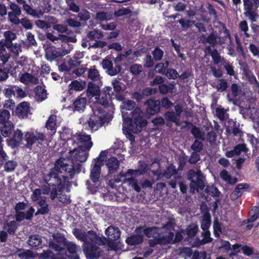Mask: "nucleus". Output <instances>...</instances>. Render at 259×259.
Segmentation results:
<instances>
[{
    "label": "nucleus",
    "instance_id": "f257e3e1",
    "mask_svg": "<svg viewBox=\"0 0 259 259\" xmlns=\"http://www.w3.org/2000/svg\"><path fill=\"white\" fill-rule=\"evenodd\" d=\"M72 233L78 240L83 242L82 247L87 258L97 259L102 256L103 251L99 246L104 245L107 242V238L100 236L92 230L85 232L75 228Z\"/></svg>",
    "mask_w": 259,
    "mask_h": 259
},
{
    "label": "nucleus",
    "instance_id": "f03ea898",
    "mask_svg": "<svg viewBox=\"0 0 259 259\" xmlns=\"http://www.w3.org/2000/svg\"><path fill=\"white\" fill-rule=\"evenodd\" d=\"M44 179L47 183V185L51 188H56L58 189L59 192H61L63 187L68 185V177L64 176L54 166L50 169L48 174L44 175Z\"/></svg>",
    "mask_w": 259,
    "mask_h": 259
},
{
    "label": "nucleus",
    "instance_id": "7ed1b4c3",
    "mask_svg": "<svg viewBox=\"0 0 259 259\" xmlns=\"http://www.w3.org/2000/svg\"><path fill=\"white\" fill-rule=\"evenodd\" d=\"M143 112L140 107H136L131 112V117H126L124 122L128 124V130L133 133H138L147 124V121L144 118Z\"/></svg>",
    "mask_w": 259,
    "mask_h": 259
},
{
    "label": "nucleus",
    "instance_id": "20e7f679",
    "mask_svg": "<svg viewBox=\"0 0 259 259\" xmlns=\"http://www.w3.org/2000/svg\"><path fill=\"white\" fill-rule=\"evenodd\" d=\"M55 166L61 174L63 171L68 174L70 179H72L75 174L79 173L82 168L81 164L75 163L70 158L58 159L55 162Z\"/></svg>",
    "mask_w": 259,
    "mask_h": 259
},
{
    "label": "nucleus",
    "instance_id": "39448f33",
    "mask_svg": "<svg viewBox=\"0 0 259 259\" xmlns=\"http://www.w3.org/2000/svg\"><path fill=\"white\" fill-rule=\"evenodd\" d=\"M187 179L190 182V190L192 193L199 192L205 187V177L200 169H190L187 174Z\"/></svg>",
    "mask_w": 259,
    "mask_h": 259
},
{
    "label": "nucleus",
    "instance_id": "423d86ee",
    "mask_svg": "<svg viewBox=\"0 0 259 259\" xmlns=\"http://www.w3.org/2000/svg\"><path fill=\"white\" fill-rule=\"evenodd\" d=\"M93 114L91 116L88 124L93 131H97L107 122V118L104 111L98 107L93 108Z\"/></svg>",
    "mask_w": 259,
    "mask_h": 259
},
{
    "label": "nucleus",
    "instance_id": "0eeeda50",
    "mask_svg": "<svg viewBox=\"0 0 259 259\" xmlns=\"http://www.w3.org/2000/svg\"><path fill=\"white\" fill-rule=\"evenodd\" d=\"M175 223L172 220H169L162 228L158 235L157 244H166L173 241L174 233L172 232L175 227Z\"/></svg>",
    "mask_w": 259,
    "mask_h": 259
},
{
    "label": "nucleus",
    "instance_id": "6e6552de",
    "mask_svg": "<svg viewBox=\"0 0 259 259\" xmlns=\"http://www.w3.org/2000/svg\"><path fill=\"white\" fill-rule=\"evenodd\" d=\"M50 193V198L52 200L55 199L57 197V191L56 188H51L48 186H44L41 189H36L33 192L31 195L32 201L37 202L46 200V196L41 194L48 195Z\"/></svg>",
    "mask_w": 259,
    "mask_h": 259
},
{
    "label": "nucleus",
    "instance_id": "1a4fd4ad",
    "mask_svg": "<svg viewBox=\"0 0 259 259\" xmlns=\"http://www.w3.org/2000/svg\"><path fill=\"white\" fill-rule=\"evenodd\" d=\"M17 228V224L15 221L5 223L3 226V230L0 231V241L5 243L8 240H10V238L15 234Z\"/></svg>",
    "mask_w": 259,
    "mask_h": 259
},
{
    "label": "nucleus",
    "instance_id": "9d476101",
    "mask_svg": "<svg viewBox=\"0 0 259 259\" xmlns=\"http://www.w3.org/2000/svg\"><path fill=\"white\" fill-rule=\"evenodd\" d=\"M52 238L48 242L50 248L56 251L61 252L65 249L67 239L65 236L60 233H54L52 236Z\"/></svg>",
    "mask_w": 259,
    "mask_h": 259
},
{
    "label": "nucleus",
    "instance_id": "9b49d317",
    "mask_svg": "<svg viewBox=\"0 0 259 259\" xmlns=\"http://www.w3.org/2000/svg\"><path fill=\"white\" fill-rule=\"evenodd\" d=\"M25 138L27 147H30L36 142L40 143L46 139V137L43 133L32 131L27 132L25 135Z\"/></svg>",
    "mask_w": 259,
    "mask_h": 259
},
{
    "label": "nucleus",
    "instance_id": "f8f14e48",
    "mask_svg": "<svg viewBox=\"0 0 259 259\" xmlns=\"http://www.w3.org/2000/svg\"><path fill=\"white\" fill-rule=\"evenodd\" d=\"M146 172V171L143 170H133L129 169L126 172L121 171L118 175L112 180L109 181V184L112 188L114 183H119L122 182L123 183V180H122L121 178L126 179L129 176H137L142 175H144Z\"/></svg>",
    "mask_w": 259,
    "mask_h": 259
},
{
    "label": "nucleus",
    "instance_id": "ddd939ff",
    "mask_svg": "<svg viewBox=\"0 0 259 259\" xmlns=\"http://www.w3.org/2000/svg\"><path fill=\"white\" fill-rule=\"evenodd\" d=\"M89 150L80 148H74L69 152V157L74 161L83 163L86 161L89 157Z\"/></svg>",
    "mask_w": 259,
    "mask_h": 259
},
{
    "label": "nucleus",
    "instance_id": "4468645a",
    "mask_svg": "<svg viewBox=\"0 0 259 259\" xmlns=\"http://www.w3.org/2000/svg\"><path fill=\"white\" fill-rule=\"evenodd\" d=\"M16 2L22 6L23 10L28 15H30L34 17L40 18L41 17L44 12L38 9H33L31 8V3L30 1H27L26 0H15Z\"/></svg>",
    "mask_w": 259,
    "mask_h": 259
},
{
    "label": "nucleus",
    "instance_id": "2eb2a0df",
    "mask_svg": "<svg viewBox=\"0 0 259 259\" xmlns=\"http://www.w3.org/2000/svg\"><path fill=\"white\" fill-rule=\"evenodd\" d=\"M78 143L79 144L78 147L90 150L93 146V142L91 141V137L90 135L85 133H80L74 136Z\"/></svg>",
    "mask_w": 259,
    "mask_h": 259
},
{
    "label": "nucleus",
    "instance_id": "dca6fc26",
    "mask_svg": "<svg viewBox=\"0 0 259 259\" xmlns=\"http://www.w3.org/2000/svg\"><path fill=\"white\" fill-rule=\"evenodd\" d=\"M102 67L106 69V73L110 76H114L119 73L121 70V67L119 65L113 66V63L108 58H105L102 61Z\"/></svg>",
    "mask_w": 259,
    "mask_h": 259
},
{
    "label": "nucleus",
    "instance_id": "f3484780",
    "mask_svg": "<svg viewBox=\"0 0 259 259\" xmlns=\"http://www.w3.org/2000/svg\"><path fill=\"white\" fill-rule=\"evenodd\" d=\"M11 11L8 13V19L10 21L15 24H20V19L18 17L21 15L20 7L15 3H11L10 5Z\"/></svg>",
    "mask_w": 259,
    "mask_h": 259
},
{
    "label": "nucleus",
    "instance_id": "a211bd4d",
    "mask_svg": "<svg viewBox=\"0 0 259 259\" xmlns=\"http://www.w3.org/2000/svg\"><path fill=\"white\" fill-rule=\"evenodd\" d=\"M161 231V230L160 228L156 227H147L144 228V226H142L137 228L136 230V231L137 233L143 232L144 234L148 238H154L156 243H157L158 235L159 234V232H160Z\"/></svg>",
    "mask_w": 259,
    "mask_h": 259
},
{
    "label": "nucleus",
    "instance_id": "6ab92c4d",
    "mask_svg": "<svg viewBox=\"0 0 259 259\" xmlns=\"http://www.w3.org/2000/svg\"><path fill=\"white\" fill-rule=\"evenodd\" d=\"M102 165V162L99 158L95 159V163L91 169L90 176L91 180L94 183H96L99 181L101 175V167Z\"/></svg>",
    "mask_w": 259,
    "mask_h": 259
},
{
    "label": "nucleus",
    "instance_id": "aec40b11",
    "mask_svg": "<svg viewBox=\"0 0 259 259\" xmlns=\"http://www.w3.org/2000/svg\"><path fill=\"white\" fill-rule=\"evenodd\" d=\"M147 106V112L150 115H154L160 111V102L159 100H148L145 103Z\"/></svg>",
    "mask_w": 259,
    "mask_h": 259
},
{
    "label": "nucleus",
    "instance_id": "412c9836",
    "mask_svg": "<svg viewBox=\"0 0 259 259\" xmlns=\"http://www.w3.org/2000/svg\"><path fill=\"white\" fill-rule=\"evenodd\" d=\"M105 233L108 239L111 241L118 240L120 238L121 234L119 228L112 226L108 227L106 229Z\"/></svg>",
    "mask_w": 259,
    "mask_h": 259
},
{
    "label": "nucleus",
    "instance_id": "4be33fe9",
    "mask_svg": "<svg viewBox=\"0 0 259 259\" xmlns=\"http://www.w3.org/2000/svg\"><path fill=\"white\" fill-rule=\"evenodd\" d=\"M29 111V104L27 102H23L19 104L16 110V114L20 118L27 117Z\"/></svg>",
    "mask_w": 259,
    "mask_h": 259
},
{
    "label": "nucleus",
    "instance_id": "5701e85b",
    "mask_svg": "<svg viewBox=\"0 0 259 259\" xmlns=\"http://www.w3.org/2000/svg\"><path fill=\"white\" fill-rule=\"evenodd\" d=\"M19 78V80L25 84L29 83L37 84L39 83V79L37 77L27 72L20 73Z\"/></svg>",
    "mask_w": 259,
    "mask_h": 259
},
{
    "label": "nucleus",
    "instance_id": "b1692460",
    "mask_svg": "<svg viewBox=\"0 0 259 259\" xmlns=\"http://www.w3.org/2000/svg\"><path fill=\"white\" fill-rule=\"evenodd\" d=\"M248 149L245 144H239L236 145L233 150L227 151L225 153L226 157L231 158L234 156L239 155L241 152H246Z\"/></svg>",
    "mask_w": 259,
    "mask_h": 259
},
{
    "label": "nucleus",
    "instance_id": "393cba45",
    "mask_svg": "<svg viewBox=\"0 0 259 259\" xmlns=\"http://www.w3.org/2000/svg\"><path fill=\"white\" fill-rule=\"evenodd\" d=\"M79 246L73 242L66 241L65 248H66L71 255L69 256L70 259H79V256L77 254V251Z\"/></svg>",
    "mask_w": 259,
    "mask_h": 259
},
{
    "label": "nucleus",
    "instance_id": "a878e982",
    "mask_svg": "<svg viewBox=\"0 0 259 259\" xmlns=\"http://www.w3.org/2000/svg\"><path fill=\"white\" fill-rule=\"evenodd\" d=\"M80 63L81 62L76 59H69L67 62L61 64L60 68L62 71H69L74 68L79 66Z\"/></svg>",
    "mask_w": 259,
    "mask_h": 259
},
{
    "label": "nucleus",
    "instance_id": "bb28decb",
    "mask_svg": "<svg viewBox=\"0 0 259 259\" xmlns=\"http://www.w3.org/2000/svg\"><path fill=\"white\" fill-rule=\"evenodd\" d=\"M6 44L0 41V60L5 64L11 57L10 51L6 50Z\"/></svg>",
    "mask_w": 259,
    "mask_h": 259
},
{
    "label": "nucleus",
    "instance_id": "cd10ccee",
    "mask_svg": "<svg viewBox=\"0 0 259 259\" xmlns=\"http://www.w3.org/2000/svg\"><path fill=\"white\" fill-rule=\"evenodd\" d=\"M87 105V98L81 96H78L73 102V108L74 111H83Z\"/></svg>",
    "mask_w": 259,
    "mask_h": 259
},
{
    "label": "nucleus",
    "instance_id": "c85d7f7f",
    "mask_svg": "<svg viewBox=\"0 0 259 259\" xmlns=\"http://www.w3.org/2000/svg\"><path fill=\"white\" fill-rule=\"evenodd\" d=\"M249 188L248 184L246 183L239 184L235 188V190L231 194L230 197L231 200H235L238 197H240L242 194V190L248 189Z\"/></svg>",
    "mask_w": 259,
    "mask_h": 259
},
{
    "label": "nucleus",
    "instance_id": "c756f323",
    "mask_svg": "<svg viewBox=\"0 0 259 259\" xmlns=\"http://www.w3.org/2000/svg\"><path fill=\"white\" fill-rule=\"evenodd\" d=\"M228 125L227 126L226 132L228 134H233L234 136L240 135L241 133V130L236 125L235 121L232 119H230L228 121Z\"/></svg>",
    "mask_w": 259,
    "mask_h": 259
},
{
    "label": "nucleus",
    "instance_id": "7c9ffc66",
    "mask_svg": "<svg viewBox=\"0 0 259 259\" xmlns=\"http://www.w3.org/2000/svg\"><path fill=\"white\" fill-rule=\"evenodd\" d=\"M106 165L109 172L112 174L117 171L119 167V162L116 157H112L106 161Z\"/></svg>",
    "mask_w": 259,
    "mask_h": 259
},
{
    "label": "nucleus",
    "instance_id": "2f4dec72",
    "mask_svg": "<svg viewBox=\"0 0 259 259\" xmlns=\"http://www.w3.org/2000/svg\"><path fill=\"white\" fill-rule=\"evenodd\" d=\"M45 57L49 61H53L58 58L61 57L59 49L52 48H49L46 51Z\"/></svg>",
    "mask_w": 259,
    "mask_h": 259
},
{
    "label": "nucleus",
    "instance_id": "473e14b6",
    "mask_svg": "<svg viewBox=\"0 0 259 259\" xmlns=\"http://www.w3.org/2000/svg\"><path fill=\"white\" fill-rule=\"evenodd\" d=\"M129 176L126 179H123V183H127L137 192H140L141 190V187L139 185V182L137 179Z\"/></svg>",
    "mask_w": 259,
    "mask_h": 259
},
{
    "label": "nucleus",
    "instance_id": "72a5a7b5",
    "mask_svg": "<svg viewBox=\"0 0 259 259\" xmlns=\"http://www.w3.org/2000/svg\"><path fill=\"white\" fill-rule=\"evenodd\" d=\"M103 36V33L100 30L97 29L89 31L87 34V38L89 41L99 39Z\"/></svg>",
    "mask_w": 259,
    "mask_h": 259
},
{
    "label": "nucleus",
    "instance_id": "f704fd0d",
    "mask_svg": "<svg viewBox=\"0 0 259 259\" xmlns=\"http://www.w3.org/2000/svg\"><path fill=\"white\" fill-rule=\"evenodd\" d=\"M37 204L38 206L37 207V210L35 213V215H37L39 214H46L49 212L50 209L49 204L47 203L46 200L39 201Z\"/></svg>",
    "mask_w": 259,
    "mask_h": 259
},
{
    "label": "nucleus",
    "instance_id": "c9c22d12",
    "mask_svg": "<svg viewBox=\"0 0 259 259\" xmlns=\"http://www.w3.org/2000/svg\"><path fill=\"white\" fill-rule=\"evenodd\" d=\"M206 50L208 53L211 55L213 62L214 64H218L221 62L223 59L217 49L212 50L210 46H207L206 47Z\"/></svg>",
    "mask_w": 259,
    "mask_h": 259
},
{
    "label": "nucleus",
    "instance_id": "e433bc0d",
    "mask_svg": "<svg viewBox=\"0 0 259 259\" xmlns=\"http://www.w3.org/2000/svg\"><path fill=\"white\" fill-rule=\"evenodd\" d=\"M35 98L38 102H41L47 98L46 91L40 86L35 88Z\"/></svg>",
    "mask_w": 259,
    "mask_h": 259
},
{
    "label": "nucleus",
    "instance_id": "4c0bfd02",
    "mask_svg": "<svg viewBox=\"0 0 259 259\" xmlns=\"http://www.w3.org/2000/svg\"><path fill=\"white\" fill-rule=\"evenodd\" d=\"M56 115L52 114L50 116L46 123V127L48 130H51L53 133H55L56 131Z\"/></svg>",
    "mask_w": 259,
    "mask_h": 259
},
{
    "label": "nucleus",
    "instance_id": "58836bf2",
    "mask_svg": "<svg viewBox=\"0 0 259 259\" xmlns=\"http://www.w3.org/2000/svg\"><path fill=\"white\" fill-rule=\"evenodd\" d=\"M6 47L15 57H18L19 53L22 52L21 45L19 44L8 43L6 44Z\"/></svg>",
    "mask_w": 259,
    "mask_h": 259
},
{
    "label": "nucleus",
    "instance_id": "ea45409f",
    "mask_svg": "<svg viewBox=\"0 0 259 259\" xmlns=\"http://www.w3.org/2000/svg\"><path fill=\"white\" fill-rule=\"evenodd\" d=\"M220 175L221 178L223 180L231 185H234L237 182V179L235 177H232L229 174L228 172L225 169L222 170L220 172Z\"/></svg>",
    "mask_w": 259,
    "mask_h": 259
},
{
    "label": "nucleus",
    "instance_id": "a19ab883",
    "mask_svg": "<svg viewBox=\"0 0 259 259\" xmlns=\"http://www.w3.org/2000/svg\"><path fill=\"white\" fill-rule=\"evenodd\" d=\"M99 93L100 89L98 86L92 82H89L87 89L88 96L89 97H94L98 95Z\"/></svg>",
    "mask_w": 259,
    "mask_h": 259
},
{
    "label": "nucleus",
    "instance_id": "79ce46f5",
    "mask_svg": "<svg viewBox=\"0 0 259 259\" xmlns=\"http://www.w3.org/2000/svg\"><path fill=\"white\" fill-rule=\"evenodd\" d=\"M42 243L41 237L38 235H31L28 240V244L32 247H36Z\"/></svg>",
    "mask_w": 259,
    "mask_h": 259
},
{
    "label": "nucleus",
    "instance_id": "37998d69",
    "mask_svg": "<svg viewBox=\"0 0 259 259\" xmlns=\"http://www.w3.org/2000/svg\"><path fill=\"white\" fill-rule=\"evenodd\" d=\"M143 241V237L142 235L136 234L133 235L126 239V242L128 244L134 245L139 244Z\"/></svg>",
    "mask_w": 259,
    "mask_h": 259
},
{
    "label": "nucleus",
    "instance_id": "c03bdc74",
    "mask_svg": "<svg viewBox=\"0 0 259 259\" xmlns=\"http://www.w3.org/2000/svg\"><path fill=\"white\" fill-rule=\"evenodd\" d=\"M3 126L1 129V132L4 137H9L12 133L13 124L11 122H7L3 124Z\"/></svg>",
    "mask_w": 259,
    "mask_h": 259
},
{
    "label": "nucleus",
    "instance_id": "a18cd8bd",
    "mask_svg": "<svg viewBox=\"0 0 259 259\" xmlns=\"http://www.w3.org/2000/svg\"><path fill=\"white\" fill-rule=\"evenodd\" d=\"M177 174V170L176 166L172 164H171L166 167L162 176L166 179H170L172 176H175Z\"/></svg>",
    "mask_w": 259,
    "mask_h": 259
},
{
    "label": "nucleus",
    "instance_id": "49530a36",
    "mask_svg": "<svg viewBox=\"0 0 259 259\" xmlns=\"http://www.w3.org/2000/svg\"><path fill=\"white\" fill-rule=\"evenodd\" d=\"M98 103L105 107L109 106L110 103V97L106 93H102L98 98Z\"/></svg>",
    "mask_w": 259,
    "mask_h": 259
},
{
    "label": "nucleus",
    "instance_id": "de8ad7c7",
    "mask_svg": "<svg viewBox=\"0 0 259 259\" xmlns=\"http://www.w3.org/2000/svg\"><path fill=\"white\" fill-rule=\"evenodd\" d=\"M112 15L110 13L105 12H98L97 13L95 19L99 21H104L111 20Z\"/></svg>",
    "mask_w": 259,
    "mask_h": 259
},
{
    "label": "nucleus",
    "instance_id": "09e8293b",
    "mask_svg": "<svg viewBox=\"0 0 259 259\" xmlns=\"http://www.w3.org/2000/svg\"><path fill=\"white\" fill-rule=\"evenodd\" d=\"M244 9L252 10L254 7L259 6V0H243Z\"/></svg>",
    "mask_w": 259,
    "mask_h": 259
},
{
    "label": "nucleus",
    "instance_id": "8fccbe9b",
    "mask_svg": "<svg viewBox=\"0 0 259 259\" xmlns=\"http://www.w3.org/2000/svg\"><path fill=\"white\" fill-rule=\"evenodd\" d=\"M207 44L210 45V47H214L218 44V35L217 31L212 32L207 36Z\"/></svg>",
    "mask_w": 259,
    "mask_h": 259
},
{
    "label": "nucleus",
    "instance_id": "3c124183",
    "mask_svg": "<svg viewBox=\"0 0 259 259\" xmlns=\"http://www.w3.org/2000/svg\"><path fill=\"white\" fill-rule=\"evenodd\" d=\"M165 118L167 121L175 123L176 125H179L180 119L175 113L173 112H167L165 114Z\"/></svg>",
    "mask_w": 259,
    "mask_h": 259
},
{
    "label": "nucleus",
    "instance_id": "603ef678",
    "mask_svg": "<svg viewBox=\"0 0 259 259\" xmlns=\"http://www.w3.org/2000/svg\"><path fill=\"white\" fill-rule=\"evenodd\" d=\"M10 117V112L6 109L0 110V123L3 124L7 122H10L9 118Z\"/></svg>",
    "mask_w": 259,
    "mask_h": 259
},
{
    "label": "nucleus",
    "instance_id": "864d4df0",
    "mask_svg": "<svg viewBox=\"0 0 259 259\" xmlns=\"http://www.w3.org/2000/svg\"><path fill=\"white\" fill-rule=\"evenodd\" d=\"M211 224L210 217L209 214H205L203 216L201 222V228L203 231L208 230Z\"/></svg>",
    "mask_w": 259,
    "mask_h": 259
},
{
    "label": "nucleus",
    "instance_id": "5fc2aeb1",
    "mask_svg": "<svg viewBox=\"0 0 259 259\" xmlns=\"http://www.w3.org/2000/svg\"><path fill=\"white\" fill-rule=\"evenodd\" d=\"M169 62L166 61L164 63H159L155 66L156 72L161 74H165L166 70L168 67Z\"/></svg>",
    "mask_w": 259,
    "mask_h": 259
},
{
    "label": "nucleus",
    "instance_id": "6e6d98bb",
    "mask_svg": "<svg viewBox=\"0 0 259 259\" xmlns=\"http://www.w3.org/2000/svg\"><path fill=\"white\" fill-rule=\"evenodd\" d=\"M84 83H81L77 80L72 81L71 83L69 85V89L70 90L74 91H82L84 89Z\"/></svg>",
    "mask_w": 259,
    "mask_h": 259
},
{
    "label": "nucleus",
    "instance_id": "4d7b16f0",
    "mask_svg": "<svg viewBox=\"0 0 259 259\" xmlns=\"http://www.w3.org/2000/svg\"><path fill=\"white\" fill-rule=\"evenodd\" d=\"M153 59L155 61H161L164 55V52L158 47H156L152 52Z\"/></svg>",
    "mask_w": 259,
    "mask_h": 259
},
{
    "label": "nucleus",
    "instance_id": "13d9d810",
    "mask_svg": "<svg viewBox=\"0 0 259 259\" xmlns=\"http://www.w3.org/2000/svg\"><path fill=\"white\" fill-rule=\"evenodd\" d=\"M198 231V225L193 223L190 224L186 229V233L189 237H193L196 235Z\"/></svg>",
    "mask_w": 259,
    "mask_h": 259
},
{
    "label": "nucleus",
    "instance_id": "bf43d9fd",
    "mask_svg": "<svg viewBox=\"0 0 259 259\" xmlns=\"http://www.w3.org/2000/svg\"><path fill=\"white\" fill-rule=\"evenodd\" d=\"M191 133L196 139H199L202 141L205 140V133L202 132L199 128L193 127L191 130Z\"/></svg>",
    "mask_w": 259,
    "mask_h": 259
},
{
    "label": "nucleus",
    "instance_id": "052dcab7",
    "mask_svg": "<svg viewBox=\"0 0 259 259\" xmlns=\"http://www.w3.org/2000/svg\"><path fill=\"white\" fill-rule=\"evenodd\" d=\"M88 77L94 81L100 80L101 78L99 71L95 68H91L88 70Z\"/></svg>",
    "mask_w": 259,
    "mask_h": 259
},
{
    "label": "nucleus",
    "instance_id": "680f3d73",
    "mask_svg": "<svg viewBox=\"0 0 259 259\" xmlns=\"http://www.w3.org/2000/svg\"><path fill=\"white\" fill-rule=\"evenodd\" d=\"M201 235L203 238L200 240V245L208 243L212 241V239L210 237V233L208 230L203 231Z\"/></svg>",
    "mask_w": 259,
    "mask_h": 259
},
{
    "label": "nucleus",
    "instance_id": "e2e57ef3",
    "mask_svg": "<svg viewBox=\"0 0 259 259\" xmlns=\"http://www.w3.org/2000/svg\"><path fill=\"white\" fill-rule=\"evenodd\" d=\"M215 115L221 121H224L228 116L225 109L222 107H217L216 108Z\"/></svg>",
    "mask_w": 259,
    "mask_h": 259
},
{
    "label": "nucleus",
    "instance_id": "0e129e2a",
    "mask_svg": "<svg viewBox=\"0 0 259 259\" xmlns=\"http://www.w3.org/2000/svg\"><path fill=\"white\" fill-rule=\"evenodd\" d=\"M91 13L87 10H82L78 12L77 18L80 21H87L91 18Z\"/></svg>",
    "mask_w": 259,
    "mask_h": 259
},
{
    "label": "nucleus",
    "instance_id": "69168bd1",
    "mask_svg": "<svg viewBox=\"0 0 259 259\" xmlns=\"http://www.w3.org/2000/svg\"><path fill=\"white\" fill-rule=\"evenodd\" d=\"M230 90L231 92V96H232L233 98L237 97L241 92L240 87L236 83H233L231 84Z\"/></svg>",
    "mask_w": 259,
    "mask_h": 259
},
{
    "label": "nucleus",
    "instance_id": "338daca9",
    "mask_svg": "<svg viewBox=\"0 0 259 259\" xmlns=\"http://www.w3.org/2000/svg\"><path fill=\"white\" fill-rule=\"evenodd\" d=\"M4 36L5 38V44L12 43V41L17 37L16 34L10 30L4 32Z\"/></svg>",
    "mask_w": 259,
    "mask_h": 259
},
{
    "label": "nucleus",
    "instance_id": "774afa93",
    "mask_svg": "<svg viewBox=\"0 0 259 259\" xmlns=\"http://www.w3.org/2000/svg\"><path fill=\"white\" fill-rule=\"evenodd\" d=\"M130 70L133 75H139L143 71V67L140 64H134L131 66Z\"/></svg>",
    "mask_w": 259,
    "mask_h": 259
}]
</instances>
